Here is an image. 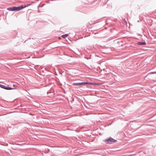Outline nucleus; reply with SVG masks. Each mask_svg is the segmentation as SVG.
I'll list each match as a JSON object with an SVG mask.
<instances>
[{"label": "nucleus", "instance_id": "nucleus-1", "mask_svg": "<svg viewBox=\"0 0 156 156\" xmlns=\"http://www.w3.org/2000/svg\"><path fill=\"white\" fill-rule=\"evenodd\" d=\"M104 141H105L106 144H111L113 143H115L117 142V140H115L111 137H110L109 138L105 139Z\"/></svg>", "mask_w": 156, "mask_h": 156}, {"label": "nucleus", "instance_id": "nucleus-2", "mask_svg": "<svg viewBox=\"0 0 156 156\" xmlns=\"http://www.w3.org/2000/svg\"><path fill=\"white\" fill-rule=\"evenodd\" d=\"M27 6H26L25 5L24 6H23V5H21L19 6H16V11L20 10Z\"/></svg>", "mask_w": 156, "mask_h": 156}, {"label": "nucleus", "instance_id": "nucleus-3", "mask_svg": "<svg viewBox=\"0 0 156 156\" xmlns=\"http://www.w3.org/2000/svg\"><path fill=\"white\" fill-rule=\"evenodd\" d=\"M7 9L9 11H16V6H13L12 7L9 8Z\"/></svg>", "mask_w": 156, "mask_h": 156}, {"label": "nucleus", "instance_id": "nucleus-4", "mask_svg": "<svg viewBox=\"0 0 156 156\" xmlns=\"http://www.w3.org/2000/svg\"><path fill=\"white\" fill-rule=\"evenodd\" d=\"M137 44L139 45H145L146 43L145 42H137Z\"/></svg>", "mask_w": 156, "mask_h": 156}, {"label": "nucleus", "instance_id": "nucleus-5", "mask_svg": "<svg viewBox=\"0 0 156 156\" xmlns=\"http://www.w3.org/2000/svg\"><path fill=\"white\" fill-rule=\"evenodd\" d=\"M4 89H6V90H11L12 89H14V88H12L11 87H9V86H5V88Z\"/></svg>", "mask_w": 156, "mask_h": 156}, {"label": "nucleus", "instance_id": "nucleus-6", "mask_svg": "<svg viewBox=\"0 0 156 156\" xmlns=\"http://www.w3.org/2000/svg\"><path fill=\"white\" fill-rule=\"evenodd\" d=\"M69 35L68 34H63L62 35L61 37L62 38H65L66 37Z\"/></svg>", "mask_w": 156, "mask_h": 156}, {"label": "nucleus", "instance_id": "nucleus-7", "mask_svg": "<svg viewBox=\"0 0 156 156\" xmlns=\"http://www.w3.org/2000/svg\"><path fill=\"white\" fill-rule=\"evenodd\" d=\"M80 84L79 83H72V85H73L76 86H80Z\"/></svg>", "mask_w": 156, "mask_h": 156}, {"label": "nucleus", "instance_id": "nucleus-8", "mask_svg": "<svg viewBox=\"0 0 156 156\" xmlns=\"http://www.w3.org/2000/svg\"><path fill=\"white\" fill-rule=\"evenodd\" d=\"M80 83V86L83 85L85 84H87L86 82H82Z\"/></svg>", "mask_w": 156, "mask_h": 156}, {"label": "nucleus", "instance_id": "nucleus-9", "mask_svg": "<svg viewBox=\"0 0 156 156\" xmlns=\"http://www.w3.org/2000/svg\"><path fill=\"white\" fill-rule=\"evenodd\" d=\"M5 86L2 84H0V87L3 88L4 89L5 88Z\"/></svg>", "mask_w": 156, "mask_h": 156}, {"label": "nucleus", "instance_id": "nucleus-10", "mask_svg": "<svg viewBox=\"0 0 156 156\" xmlns=\"http://www.w3.org/2000/svg\"><path fill=\"white\" fill-rule=\"evenodd\" d=\"M92 82H86L87 84H90V85H92Z\"/></svg>", "mask_w": 156, "mask_h": 156}, {"label": "nucleus", "instance_id": "nucleus-11", "mask_svg": "<svg viewBox=\"0 0 156 156\" xmlns=\"http://www.w3.org/2000/svg\"><path fill=\"white\" fill-rule=\"evenodd\" d=\"M44 5V4H43L41 6H40V5H39L38 6V9H39V7H43Z\"/></svg>", "mask_w": 156, "mask_h": 156}, {"label": "nucleus", "instance_id": "nucleus-12", "mask_svg": "<svg viewBox=\"0 0 156 156\" xmlns=\"http://www.w3.org/2000/svg\"><path fill=\"white\" fill-rule=\"evenodd\" d=\"M96 84V83H92V85H95V84Z\"/></svg>", "mask_w": 156, "mask_h": 156}, {"label": "nucleus", "instance_id": "nucleus-13", "mask_svg": "<svg viewBox=\"0 0 156 156\" xmlns=\"http://www.w3.org/2000/svg\"><path fill=\"white\" fill-rule=\"evenodd\" d=\"M152 73H156V71L152 72Z\"/></svg>", "mask_w": 156, "mask_h": 156}, {"label": "nucleus", "instance_id": "nucleus-14", "mask_svg": "<svg viewBox=\"0 0 156 156\" xmlns=\"http://www.w3.org/2000/svg\"><path fill=\"white\" fill-rule=\"evenodd\" d=\"M38 12H41V11H40L39 10H38Z\"/></svg>", "mask_w": 156, "mask_h": 156}, {"label": "nucleus", "instance_id": "nucleus-15", "mask_svg": "<svg viewBox=\"0 0 156 156\" xmlns=\"http://www.w3.org/2000/svg\"><path fill=\"white\" fill-rule=\"evenodd\" d=\"M139 136V135H136V136Z\"/></svg>", "mask_w": 156, "mask_h": 156}, {"label": "nucleus", "instance_id": "nucleus-16", "mask_svg": "<svg viewBox=\"0 0 156 156\" xmlns=\"http://www.w3.org/2000/svg\"><path fill=\"white\" fill-rule=\"evenodd\" d=\"M97 85H99V84H98V83H97Z\"/></svg>", "mask_w": 156, "mask_h": 156}, {"label": "nucleus", "instance_id": "nucleus-17", "mask_svg": "<svg viewBox=\"0 0 156 156\" xmlns=\"http://www.w3.org/2000/svg\"><path fill=\"white\" fill-rule=\"evenodd\" d=\"M118 134L119 135H120V134H119V133H118Z\"/></svg>", "mask_w": 156, "mask_h": 156}, {"label": "nucleus", "instance_id": "nucleus-18", "mask_svg": "<svg viewBox=\"0 0 156 156\" xmlns=\"http://www.w3.org/2000/svg\"><path fill=\"white\" fill-rule=\"evenodd\" d=\"M80 137H78V138H80Z\"/></svg>", "mask_w": 156, "mask_h": 156}]
</instances>
